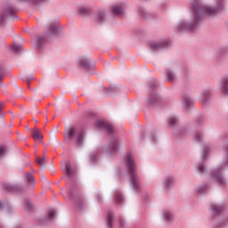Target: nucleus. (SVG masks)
Listing matches in <instances>:
<instances>
[{
    "label": "nucleus",
    "mask_w": 228,
    "mask_h": 228,
    "mask_svg": "<svg viewBox=\"0 0 228 228\" xmlns=\"http://www.w3.org/2000/svg\"><path fill=\"white\" fill-rule=\"evenodd\" d=\"M192 7L194 13L193 23H187L185 21H182L178 25V29H180V31H190V29H195V27L197 26V24H199L200 17H204L205 15H215L216 12H220V10L224 8V3H222V0H217L216 9L209 6L202 7L199 2L192 4Z\"/></svg>",
    "instance_id": "obj_1"
},
{
    "label": "nucleus",
    "mask_w": 228,
    "mask_h": 228,
    "mask_svg": "<svg viewBox=\"0 0 228 228\" xmlns=\"http://www.w3.org/2000/svg\"><path fill=\"white\" fill-rule=\"evenodd\" d=\"M76 137V144L78 147H81L85 140V132L83 130L71 126L64 133V140H74Z\"/></svg>",
    "instance_id": "obj_2"
},
{
    "label": "nucleus",
    "mask_w": 228,
    "mask_h": 228,
    "mask_svg": "<svg viewBox=\"0 0 228 228\" xmlns=\"http://www.w3.org/2000/svg\"><path fill=\"white\" fill-rule=\"evenodd\" d=\"M126 167L128 168L131 182L134 188L138 189V175H136V163L134 162V159H133V155L129 154L126 157Z\"/></svg>",
    "instance_id": "obj_3"
},
{
    "label": "nucleus",
    "mask_w": 228,
    "mask_h": 228,
    "mask_svg": "<svg viewBox=\"0 0 228 228\" xmlns=\"http://www.w3.org/2000/svg\"><path fill=\"white\" fill-rule=\"evenodd\" d=\"M99 127H102L103 129H106L108 133H113V126L108 123H104L103 121H99L97 123Z\"/></svg>",
    "instance_id": "obj_4"
},
{
    "label": "nucleus",
    "mask_w": 228,
    "mask_h": 228,
    "mask_svg": "<svg viewBox=\"0 0 228 228\" xmlns=\"http://www.w3.org/2000/svg\"><path fill=\"white\" fill-rule=\"evenodd\" d=\"M213 175L215 179L219 183V184H225V180L224 179V176L220 174V171L215 170L213 173Z\"/></svg>",
    "instance_id": "obj_5"
},
{
    "label": "nucleus",
    "mask_w": 228,
    "mask_h": 228,
    "mask_svg": "<svg viewBox=\"0 0 228 228\" xmlns=\"http://www.w3.org/2000/svg\"><path fill=\"white\" fill-rule=\"evenodd\" d=\"M32 138H34L35 142H40L44 136L42 135V133H40V130L38 128H34Z\"/></svg>",
    "instance_id": "obj_6"
},
{
    "label": "nucleus",
    "mask_w": 228,
    "mask_h": 228,
    "mask_svg": "<svg viewBox=\"0 0 228 228\" xmlns=\"http://www.w3.org/2000/svg\"><path fill=\"white\" fill-rule=\"evenodd\" d=\"M118 151V142L117 141H112L109 145V151L110 154L117 152Z\"/></svg>",
    "instance_id": "obj_7"
},
{
    "label": "nucleus",
    "mask_w": 228,
    "mask_h": 228,
    "mask_svg": "<svg viewBox=\"0 0 228 228\" xmlns=\"http://www.w3.org/2000/svg\"><path fill=\"white\" fill-rule=\"evenodd\" d=\"M111 10L114 15H122L124 13V9L120 5H114Z\"/></svg>",
    "instance_id": "obj_8"
},
{
    "label": "nucleus",
    "mask_w": 228,
    "mask_h": 228,
    "mask_svg": "<svg viewBox=\"0 0 228 228\" xmlns=\"http://www.w3.org/2000/svg\"><path fill=\"white\" fill-rule=\"evenodd\" d=\"M222 86H223V92L224 94H228V77H224L222 81Z\"/></svg>",
    "instance_id": "obj_9"
},
{
    "label": "nucleus",
    "mask_w": 228,
    "mask_h": 228,
    "mask_svg": "<svg viewBox=\"0 0 228 228\" xmlns=\"http://www.w3.org/2000/svg\"><path fill=\"white\" fill-rule=\"evenodd\" d=\"M25 177L28 183V184H30V186H35V177H33V175L29 173H27L25 175Z\"/></svg>",
    "instance_id": "obj_10"
},
{
    "label": "nucleus",
    "mask_w": 228,
    "mask_h": 228,
    "mask_svg": "<svg viewBox=\"0 0 228 228\" xmlns=\"http://www.w3.org/2000/svg\"><path fill=\"white\" fill-rule=\"evenodd\" d=\"M65 172L68 177H71V175H74V170L72 169V166H70V164L66 165Z\"/></svg>",
    "instance_id": "obj_11"
},
{
    "label": "nucleus",
    "mask_w": 228,
    "mask_h": 228,
    "mask_svg": "<svg viewBox=\"0 0 228 228\" xmlns=\"http://www.w3.org/2000/svg\"><path fill=\"white\" fill-rule=\"evenodd\" d=\"M183 104L186 108H190V106H191V104H193V101L191 100L190 97H185L183 100Z\"/></svg>",
    "instance_id": "obj_12"
},
{
    "label": "nucleus",
    "mask_w": 228,
    "mask_h": 228,
    "mask_svg": "<svg viewBox=\"0 0 228 228\" xmlns=\"http://www.w3.org/2000/svg\"><path fill=\"white\" fill-rule=\"evenodd\" d=\"M108 227H111L113 224V213L110 212L107 217Z\"/></svg>",
    "instance_id": "obj_13"
},
{
    "label": "nucleus",
    "mask_w": 228,
    "mask_h": 228,
    "mask_svg": "<svg viewBox=\"0 0 228 228\" xmlns=\"http://www.w3.org/2000/svg\"><path fill=\"white\" fill-rule=\"evenodd\" d=\"M78 12H79L80 15H86V13H88L90 12V9H88L86 7H79Z\"/></svg>",
    "instance_id": "obj_14"
},
{
    "label": "nucleus",
    "mask_w": 228,
    "mask_h": 228,
    "mask_svg": "<svg viewBox=\"0 0 228 228\" xmlns=\"http://www.w3.org/2000/svg\"><path fill=\"white\" fill-rule=\"evenodd\" d=\"M12 51H14V53H20V51H22V45H12Z\"/></svg>",
    "instance_id": "obj_15"
},
{
    "label": "nucleus",
    "mask_w": 228,
    "mask_h": 228,
    "mask_svg": "<svg viewBox=\"0 0 228 228\" xmlns=\"http://www.w3.org/2000/svg\"><path fill=\"white\" fill-rule=\"evenodd\" d=\"M80 64H81L82 67H84L85 69H90V63H89L88 61H86V59H81V60H80Z\"/></svg>",
    "instance_id": "obj_16"
},
{
    "label": "nucleus",
    "mask_w": 228,
    "mask_h": 228,
    "mask_svg": "<svg viewBox=\"0 0 228 228\" xmlns=\"http://www.w3.org/2000/svg\"><path fill=\"white\" fill-rule=\"evenodd\" d=\"M16 10L15 8L9 6L7 9H5L6 15H13L15 13Z\"/></svg>",
    "instance_id": "obj_17"
},
{
    "label": "nucleus",
    "mask_w": 228,
    "mask_h": 228,
    "mask_svg": "<svg viewBox=\"0 0 228 228\" xmlns=\"http://www.w3.org/2000/svg\"><path fill=\"white\" fill-rule=\"evenodd\" d=\"M24 208H25V209H26L27 211H33V205H32L31 202H29V201H27V202L25 203Z\"/></svg>",
    "instance_id": "obj_18"
},
{
    "label": "nucleus",
    "mask_w": 228,
    "mask_h": 228,
    "mask_svg": "<svg viewBox=\"0 0 228 228\" xmlns=\"http://www.w3.org/2000/svg\"><path fill=\"white\" fill-rule=\"evenodd\" d=\"M37 165H39V167H44V164L45 163V157H43V158H38L37 159Z\"/></svg>",
    "instance_id": "obj_19"
},
{
    "label": "nucleus",
    "mask_w": 228,
    "mask_h": 228,
    "mask_svg": "<svg viewBox=\"0 0 228 228\" xmlns=\"http://www.w3.org/2000/svg\"><path fill=\"white\" fill-rule=\"evenodd\" d=\"M212 211H213L214 213H220V211H222V207L217 206V205H214V206L212 207Z\"/></svg>",
    "instance_id": "obj_20"
},
{
    "label": "nucleus",
    "mask_w": 228,
    "mask_h": 228,
    "mask_svg": "<svg viewBox=\"0 0 228 228\" xmlns=\"http://www.w3.org/2000/svg\"><path fill=\"white\" fill-rule=\"evenodd\" d=\"M167 77L169 81H175V75L172 71L167 72Z\"/></svg>",
    "instance_id": "obj_21"
},
{
    "label": "nucleus",
    "mask_w": 228,
    "mask_h": 228,
    "mask_svg": "<svg viewBox=\"0 0 228 228\" xmlns=\"http://www.w3.org/2000/svg\"><path fill=\"white\" fill-rule=\"evenodd\" d=\"M164 218H165L166 220H167V221L172 220V214H171L170 212H168V211H166V212L164 213Z\"/></svg>",
    "instance_id": "obj_22"
},
{
    "label": "nucleus",
    "mask_w": 228,
    "mask_h": 228,
    "mask_svg": "<svg viewBox=\"0 0 228 228\" xmlns=\"http://www.w3.org/2000/svg\"><path fill=\"white\" fill-rule=\"evenodd\" d=\"M103 17H104V12H98V14L96 15V20H98V22H102Z\"/></svg>",
    "instance_id": "obj_23"
},
{
    "label": "nucleus",
    "mask_w": 228,
    "mask_h": 228,
    "mask_svg": "<svg viewBox=\"0 0 228 228\" xmlns=\"http://www.w3.org/2000/svg\"><path fill=\"white\" fill-rule=\"evenodd\" d=\"M50 31L51 33H56V31H58V24H52L50 27Z\"/></svg>",
    "instance_id": "obj_24"
},
{
    "label": "nucleus",
    "mask_w": 228,
    "mask_h": 228,
    "mask_svg": "<svg viewBox=\"0 0 228 228\" xmlns=\"http://www.w3.org/2000/svg\"><path fill=\"white\" fill-rule=\"evenodd\" d=\"M54 215H56V211L55 210H50L48 212V220H53V217L54 216Z\"/></svg>",
    "instance_id": "obj_25"
},
{
    "label": "nucleus",
    "mask_w": 228,
    "mask_h": 228,
    "mask_svg": "<svg viewBox=\"0 0 228 228\" xmlns=\"http://www.w3.org/2000/svg\"><path fill=\"white\" fill-rule=\"evenodd\" d=\"M175 122H177V118L175 117L169 118V123L171 126H175Z\"/></svg>",
    "instance_id": "obj_26"
},
{
    "label": "nucleus",
    "mask_w": 228,
    "mask_h": 228,
    "mask_svg": "<svg viewBox=\"0 0 228 228\" xmlns=\"http://www.w3.org/2000/svg\"><path fill=\"white\" fill-rule=\"evenodd\" d=\"M170 183H174V178L168 177L166 179V186H170Z\"/></svg>",
    "instance_id": "obj_27"
},
{
    "label": "nucleus",
    "mask_w": 228,
    "mask_h": 228,
    "mask_svg": "<svg viewBox=\"0 0 228 228\" xmlns=\"http://www.w3.org/2000/svg\"><path fill=\"white\" fill-rule=\"evenodd\" d=\"M122 194H120V193H118V194H116V201L118 202V203H120V202H122Z\"/></svg>",
    "instance_id": "obj_28"
},
{
    "label": "nucleus",
    "mask_w": 228,
    "mask_h": 228,
    "mask_svg": "<svg viewBox=\"0 0 228 228\" xmlns=\"http://www.w3.org/2000/svg\"><path fill=\"white\" fill-rule=\"evenodd\" d=\"M5 153L6 148H4V146H0V156H4Z\"/></svg>",
    "instance_id": "obj_29"
},
{
    "label": "nucleus",
    "mask_w": 228,
    "mask_h": 228,
    "mask_svg": "<svg viewBox=\"0 0 228 228\" xmlns=\"http://www.w3.org/2000/svg\"><path fill=\"white\" fill-rule=\"evenodd\" d=\"M151 47L152 49H159V47H161V45H159V43H152Z\"/></svg>",
    "instance_id": "obj_30"
},
{
    "label": "nucleus",
    "mask_w": 228,
    "mask_h": 228,
    "mask_svg": "<svg viewBox=\"0 0 228 228\" xmlns=\"http://www.w3.org/2000/svg\"><path fill=\"white\" fill-rule=\"evenodd\" d=\"M204 168H205L204 164H200L198 167L199 172H200V173L204 172Z\"/></svg>",
    "instance_id": "obj_31"
},
{
    "label": "nucleus",
    "mask_w": 228,
    "mask_h": 228,
    "mask_svg": "<svg viewBox=\"0 0 228 228\" xmlns=\"http://www.w3.org/2000/svg\"><path fill=\"white\" fill-rule=\"evenodd\" d=\"M4 19H6V16H4V15H1L0 16V24H4Z\"/></svg>",
    "instance_id": "obj_32"
},
{
    "label": "nucleus",
    "mask_w": 228,
    "mask_h": 228,
    "mask_svg": "<svg viewBox=\"0 0 228 228\" xmlns=\"http://www.w3.org/2000/svg\"><path fill=\"white\" fill-rule=\"evenodd\" d=\"M44 41V37H39L37 39V44L38 45H42V42Z\"/></svg>",
    "instance_id": "obj_33"
},
{
    "label": "nucleus",
    "mask_w": 228,
    "mask_h": 228,
    "mask_svg": "<svg viewBox=\"0 0 228 228\" xmlns=\"http://www.w3.org/2000/svg\"><path fill=\"white\" fill-rule=\"evenodd\" d=\"M3 72H4V69H3V68L0 66V82L3 81Z\"/></svg>",
    "instance_id": "obj_34"
},
{
    "label": "nucleus",
    "mask_w": 228,
    "mask_h": 228,
    "mask_svg": "<svg viewBox=\"0 0 228 228\" xmlns=\"http://www.w3.org/2000/svg\"><path fill=\"white\" fill-rule=\"evenodd\" d=\"M5 190H8V191H12L13 190V187L11 185H4Z\"/></svg>",
    "instance_id": "obj_35"
},
{
    "label": "nucleus",
    "mask_w": 228,
    "mask_h": 228,
    "mask_svg": "<svg viewBox=\"0 0 228 228\" xmlns=\"http://www.w3.org/2000/svg\"><path fill=\"white\" fill-rule=\"evenodd\" d=\"M195 140H200V134H195Z\"/></svg>",
    "instance_id": "obj_36"
},
{
    "label": "nucleus",
    "mask_w": 228,
    "mask_h": 228,
    "mask_svg": "<svg viewBox=\"0 0 228 228\" xmlns=\"http://www.w3.org/2000/svg\"><path fill=\"white\" fill-rule=\"evenodd\" d=\"M206 152H208V151L205 150L204 153H203V158H206Z\"/></svg>",
    "instance_id": "obj_37"
},
{
    "label": "nucleus",
    "mask_w": 228,
    "mask_h": 228,
    "mask_svg": "<svg viewBox=\"0 0 228 228\" xmlns=\"http://www.w3.org/2000/svg\"><path fill=\"white\" fill-rule=\"evenodd\" d=\"M2 108H3V103H0V111H1Z\"/></svg>",
    "instance_id": "obj_38"
},
{
    "label": "nucleus",
    "mask_w": 228,
    "mask_h": 228,
    "mask_svg": "<svg viewBox=\"0 0 228 228\" xmlns=\"http://www.w3.org/2000/svg\"><path fill=\"white\" fill-rule=\"evenodd\" d=\"M154 102V101L150 100V104H152Z\"/></svg>",
    "instance_id": "obj_39"
},
{
    "label": "nucleus",
    "mask_w": 228,
    "mask_h": 228,
    "mask_svg": "<svg viewBox=\"0 0 228 228\" xmlns=\"http://www.w3.org/2000/svg\"><path fill=\"white\" fill-rule=\"evenodd\" d=\"M1 206H2V203H1V201H0V208H1Z\"/></svg>",
    "instance_id": "obj_40"
}]
</instances>
